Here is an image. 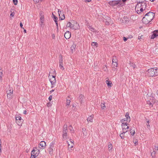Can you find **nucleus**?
<instances>
[{
  "label": "nucleus",
  "instance_id": "nucleus-1",
  "mask_svg": "<svg viewBox=\"0 0 158 158\" xmlns=\"http://www.w3.org/2000/svg\"><path fill=\"white\" fill-rule=\"evenodd\" d=\"M154 16V13L152 12L149 11L147 13L142 19V21L143 23L146 24H148L153 19Z\"/></svg>",
  "mask_w": 158,
  "mask_h": 158
},
{
  "label": "nucleus",
  "instance_id": "nucleus-2",
  "mask_svg": "<svg viewBox=\"0 0 158 158\" xmlns=\"http://www.w3.org/2000/svg\"><path fill=\"white\" fill-rule=\"evenodd\" d=\"M147 72V75L150 77H153L158 75V68H153L148 69Z\"/></svg>",
  "mask_w": 158,
  "mask_h": 158
},
{
  "label": "nucleus",
  "instance_id": "nucleus-3",
  "mask_svg": "<svg viewBox=\"0 0 158 158\" xmlns=\"http://www.w3.org/2000/svg\"><path fill=\"white\" fill-rule=\"evenodd\" d=\"M55 143L54 141H52L49 145V147L48 148V151L49 154L51 155H52L53 153L54 149V145Z\"/></svg>",
  "mask_w": 158,
  "mask_h": 158
},
{
  "label": "nucleus",
  "instance_id": "nucleus-4",
  "mask_svg": "<svg viewBox=\"0 0 158 158\" xmlns=\"http://www.w3.org/2000/svg\"><path fill=\"white\" fill-rule=\"evenodd\" d=\"M67 125L65 124L63 127V130L62 131V137L64 139H67Z\"/></svg>",
  "mask_w": 158,
  "mask_h": 158
},
{
  "label": "nucleus",
  "instance_id": "nucleus-5",
  "mask_svg": "<svg viewBox=\"0 0 158 158\" xmlns=\"http://www.w3.org/2000/svg\"><path fill=\"white\" fill-rule=\"evenodd\" d=\"M13 90L11 87H9L8 90L6 91L7 95V98L9 99L12 98V95Z\"/></svg>",
  "mask_w": 158,
  "mask_h": 158
},
{
  "label": "nucleus",
  "instance_id": "nucleus-6",
  "mask_svg": "<svg viewBox=\"0 0 158 158\" xmlns=\"http://www.w3.org/2000/svg\"><path fill=\"white\" fill-rule=\"evenodd\" d=\"M120 2V0H112L109 2L108 4L112 6H114L119 4Z\"/></svg>",
  "mask_w": 158,
  "mask_h": 158
},
{
  "label": "nucleus",
  "instance_id": "nucleus-7",
  "mask_svg": "<svg viewBox=\"0 0 158 158\" xmlns=\"http://www.w3.org/2000/svg\"><path fill=\"white\" fill-rule=\"evenodd\" d=\"M58 13L59 17V20H62L65 19V15L62 10L60 11V10L58 9Z\"/></svg>",
  "mask_w": 158,
  "mask_h": 158
},
{
  "label": "nucleus",
  "instance_id": "nucleus-8",
  "mask_svg": "<svg viewBox=\"0 0 158 158\" xmlns=\"http://www.w3.org/2000/svg\"><path fill=\"white\" fill-rule=\"evenodd\" d=\"M46 146V143L43 141H41L39 143L38 147L39 148L43 149H44Z\"/></svg>",
  "mask_w": 158,
  "mask_h": 158
},
{
  "label": "nucleus",
  "instance_id": "nucleus-9",
  "mask_svg": "<svg viewBox=\"0 0 158 158\" xmlns=\"http://www.w3.org/2000/svg\"><path fill=\"white\" fill-rule=\"evenodd\" d=\"M35 149L38 150L37 148H34L33 150L31 152V156L30 158H36V154H35L36 150Z\"/></svg>",
  "mask_w": 158,
  "mask_h": 158
},
{
  "label": "nucleus",
  "instance_id": "nucleus-10",
  "mask_svg": "<svg viewBox=\"0 0 158 158\" xmlns=\"http://www.w3.org/2000/svg\"><path fill=\"white\" fill-rule=\"evenodd\" d=\"M40 26L42 27L43 23L44 22V15L43 14V13L41 12V13L40 14Z\"/></svg>",
  "mask_w": 158,
  "mask_h": 158
},
{
  "label": "nucleus",
  "instance_id": "nucleus-11",
  "mask_svg": "<svg viewBox=\"0 0 158 158\" xmlns=\"http://www.w3.org/2000/svg\"><path fill=\"white\" fill-rule=\"evenodd\" d=\"M79 100L81 104L84 103L85 99V97L84 95L82 94H81L79 98Z\"/></svg>",
  "mask_w": 158,
  "mask_h": 158
},
{
  "label": "nucleus",
  "instance_id": "nucleus-12",
  "mask_svg": "<svg viewBox=\"0 0 158 158\" xmlns=\"http://www.w3.org/2000/svg\"><path fill=\"white\" fill-rule=\"evenodd\" d=\"M71 35V32L69 31H67L64 34V36L66 39H68L70 37Z\"/></svg>",
  "mask_w": 158,
  "mask_h": 158
},
{
  "label": "nucleus",
  "instance_id": "nucleus-13",
  "mask_svg": "<svg viewBox=\"0 0 158 158\" xmlns=\"http://www.w3.org/2000/svg\"><path fill=\"white\" fill-rule=\"evenodd\" d=\"M122 23L123 24L127 23L129 22L128 18L127 17H124L121 20Z\"/></svg>",
  "mask_w": 158,
  "mask_h": 158
},
{
  "label": "nucleus",
  "instance_id": "nucleus-14",
  "mask_svg": "<svg viewBox=\"0 0 158 158\" xmlns=\"http://www.w3.org/2000/svg\"><path fill=\"white\" fill-rule=\"evenodd\" d=\"M158 30L155 31L151 35V39H154L158 36Z\"/></svg>",
  "mask_w": 158,
  "mask_h": 158
},
{
  "label": "nucleus",
  "instance_id": "nucleus-15",
  "mask_svg": "<svg viewBox=\"0 0 158 158\" xmlns=\"http://www.w3.org/2000/svg\"><path fill=\"white\" fill-rule=\"evenodd\" d=\"M49 81H50L52 85H55L56 82V79L54 78H49Z\"/></svg>",
  "mask_w": 158,
  "mask_h": 158
},
{
  "label": "nucleus",
  "instance_id": "nucleus-16",
  "mask_svg": "<svg viewBox=\"0 0 158 158\" xmlns=\"http://www.w3.org/2000/svg\"><path fill=\"white\" fill-rule=\"evenodd\" d=\"M16 121H20V122H22L23 120L21 118L20 116L19 115H17L16 116Z\"/></svg>",
  "mask_w": 158,
  "mask_h": 158
},
{
  "label": "nucleus",
  "instance_id": "nucleus-17",
  "mask_svg": "<svg viewBox=\"0 0 158 158\" xmlns=\"http://www.w3.org/2000/svg\"><path fill=\"white\" fill-rule=\"evenodd\" d=\"M94 115H92L90 116L88 118H87V120L88 122H93V118Z\"/></svg>",
  "mask_w": 158,
  "mask_h": 158
},
{
  "label": "nucleus",
  "instance_id": "nucleus-18",
  "mask_svg": "<svg viewBox=\"0 0 158 158\" xmlns=\"http://www.w3.org/2000/svg\"><path fill=\"white\" fill-rule=\"evenodd\" d=\"M125 116L126 117V118L128 120H129V121H131V118L129 116V114L128 112H127L126 113Z\"/></svg>",
  "mask_w": 158,
  "mask_h": 158
},
{
  "label": "nucleus",
  "instance_id": "nucleus-19",
  "mask_svg": "<svg viewBox=\"0 0 158 158\" xmlns=\"http://www.w3.org/2000/svg\"><path fill=\"white\" fill-rule=\"evenodd\" d=\"M106 83L108 86L111 87L112 86L111 85H112V83L111 81H109L108 80H106Z\"/></svg>",
  "mask_w": 158,
  "mask_h": 158
},
{
  "label": "nucleus",
  "instance_id": "nucleus-20",
  "mask_svg": "<svg viewBox=\"0 0 158 158\" xmlns=\"http://www.w3.org/2000/svg\"><path fill=\"white\" fill-rule=\"evenodd\" d=\"M156 151L153 149L152 152H151V155L152 158H155Z\"/></svg>",
  "mask_w": 158,
  "mask_h": 158
},
{
  "label": "nucleus",
  "instance_id": "nucleus-21",
  "mask_svg": "<svg viewBox=\"0 0 158 158\" xmlns=\"http://www.w3.org/2000/svg\"><path fill=\"white\" fill-rule=\"evenodd\" d=\"M82 132L84 135L86 136L87 134V133L86 131V129L85 128H83L82 129Z\"/></svg>",
  "mask_w": 158,
  "mask_h": 158
},
{
  "label": "nucleus",
  "instance_id": "nucleus-22",
  "mask_svg": "<svg viewBox=\"0 0 158 158\" xmlns=\"http://www.w3.org/2000/svg\"><path fill=\"white\" fill-rule=\"evenodd\" d=\"M69 128L71 133H74V130H73V128L72 125H70L69 126Z\"/></svg>",
  "mask_w": 158,
  "mask_h": 158
},
{
  "label": "nucleus",
  "instance_id": "nucleus-23",
  "mask_svg": "<svg viewBox=\"0 0 158 158\" xmlns=\"http://www.w3.org/2000/svg\"><path fill=\"white\" fill-rule=\"evenodd\" d=\"M147 4L146 2L143 3L142 2V4H141L140 7H142L143 8H146Z\"/></svg>",
  "mask_w": 158,
  "mask_h": 158
},
{
  "label": "nucleus",
  "instance_id": "nucleus-24",
  "mask_svg": "<svg viewBox=\"0 0 158 158\" xmlns=\"http://www.w3.org/2000/svg\"><path fill=\"white\" fill-rule=\"evenodd\" d=\"M155 102V100L153 101H152V102H151L150 101H149L147 103H148V104H149L150 106H152L154 104Z\"/></svg>",
  "mask_w": 158,
  "mask_h": 158
},
{
  "label": "nucleus",
  "instance_id": "nucleus-25",
  "mask_svg": "<svg viewBox=\"0 0 158 158\" xmlns=\"http://www.w3.org/2000/svg\"><path fill=\"white\" fill-rule=\"evenodd\" d=\"M102 102L101 104V108L102 109H104L106 107V106L105 105V103L104 102Z\"/></svg>",
  "mask_w": 158,
  "mask_h": 158
},
{
  "label": "nucleus",
  "instance_id": "nucleus-26",
  "mask_svg": "<svg viewBox=\"0 0 158 158\" xmlns=\"http://www.w3.org/2000/svg\"><path fill=\"white\" fill-rule=\"evenodd\" d=\"M76 47V45L73 44L71 47L70 49H71V50L72 51V52H73V50H75V49Z\"/></svg>",
  "mask_w": 158,
  "mask_h": 158
},
{
  "label": "nucleus",
  "instance_id": "nucleus-27",
  "mask_svg": "<svg viewBox=\"0 0 158 158\" xmlns=\"http://www.w3.org/2000/svg\"><path fill=\"white\" fill-rule=\"evenodd\" d=\"M112 62H117V59L116 57L115 56H114L113 57Z\"/></svg>",
  "mask_w": 158,
  "mask_h": 158
},
{
  "label": "nucleus",
  "instance_id": "nucleus-28",
  "mask_svg": "<svg viewBox=\"0 0 158 158\" xmlns=\"http://www.w3.org/2000/svg\"><path fill=\"white\" fill-rule=\"evenodd\" d=\"M130 132L132 135H133L135 133V130L132 129V128H131L130 129Z\"/></svg>",
  "mask_w": 158,
  "mask_h": 158
},
{
  "label": "nucleus",
  "instance_id": "nucleus-29",
  "mask_svg": "<svg viewBox=\"0 0 158 158\" xmlns=\"http://www.w3.org/2000/svg\"><path fill=\"white\" fill-rule=\"evenodd\" d=\"M70 100L69 99H68V98H67L66 101V106H69L70 105Z\"/></svg>",
  "mask_w": 158,
  "mask_h": 158
},
{
  "label": "nucleus",
  "instance_id": "nucleus-30",
  "mask_svg": "<svg viewBox=\"0 0 158 158\" xmlns=\"http://www.w3.org/2000/svg\"><path fill=\"white\" fill-rule=\"evenodd\" d=\"M112 148V145L111 143L110 142L109 143L108 145V149L110 151V150H111Z\"/></svg>",
  "mask_w": 158,
  "mask_h": 158
},
{
  "label": "nucleus",
  "instance_id": "nucleus-31",
  "mask_svg": "<svg viewBox=\"0 0 158 158\" xmlns=\"http://www.w3.org/2000/svg\"><path fill=\"white\" fill-rule=\"evenodd\" d=\"M130 64L131 66L133 67V68L134 69L136 67V65L135 64L133 63H130Z\"/></svg>",
  "mask_w": 158,
  "mask_h": 158
},
{
  "label": "nucleus",
  "instance_id": "nucleus-32",
  "mask_svg": "<svg viewBox=\"0 0 158 158\" xmlns=\"http://www.w3.org/2000/svg\"><path fill=\"white\" fill-rule=\"evenodd\" d=\"M121 122H124L125 121H127V122L129 123L130 121H129V120H128L127 119L125 118L122 119L121 120Z\"/></svg>",
  "mask_w": 158,
  "mask_h": 158
},
{
  "label": "nucleus",
  "instance_id": "nucleus-33",
  "mask_svg": "<svg viewBox=\"0 0 158 158\" xmlns=\"http://www.w3.org/2000/svg\"><path fill=\"white\" fill-rule=\"evenodd\" d=\"M146 120L147 121V123H146L147 127L148 128H149L150 127V125H149V122L148 120L146 118Z\"/></svg>",
  "mask_w": 158,
  "mask_h": 158
},
{
  "label": "nucleus",
  "instance_id": "nucleus-34",
  "mask_svg": "<svg viewBox=\"0 0 158 158\" xmlns=\"http://www.w3.org/2000/svg\"><path fill=\"white\" fill-rule=\"evenodd\" d=\"M91 45L93 46H97L98 44L96 42H93L91 43Z\"/></svg>",
  "mask_w": 158,
  "mask_h": 158
},
{
  "label": "nucleus",
  "instance_id": "nucleus-35",
  "mask_svg": "<svg viewBox=\"0 0 158 158\" xmlns=\"http://www.w3.org/2000/svg\"><path fill=\"white\" fill-rule=\"evenodd\" d=\"M88 28L91 31L93 32L94 31L95 29L94 28L92 27L91 26H89Z\"/></svg>",
  "mask_w": 158,
  "mask_h": 158
},
{
  "label": "nucleus",
  "instance_id": "nucleus-36",
  "mask_svg": "<svg viewBox=\"0 0 158 158\" xmlns=\"http://www.w3.org/2000/svg\"><path fill=\"white\" fill-rule=\"evenodd\" d=\"M2 72L3 70L1 69H0V80L2 79Z\"/></svg>",
  "mask_w": 158,
  "mask_h": 158
},
{
  "label": "nucleus",
  "instance_id": "nucleus-37",
  "mask_svg": "<svg viewBox=\"0 0 158 158\" xmlns=\"http://www.w3.org/2000/svg\"><path fill=\"white\" fill-rule=\"evenodd\" d=\"M122 127L123 126H125V127H126V126H127L128 125V124L127 123H122Z\"/></svg>",
  "mask_w": 158,
  "mask_h": 158
},
{
  "label": "nucleus",
  "instance_id": "nucleus-38",
  "mask_svg": "<svg viewBox=\"0 0 158 158\" xmlns=\"http://www.w3.org/2000/svg\"><path fill=\"white\" fill-rule=\"evenodd\" d=\"M52 15L53 16V20H54V21H55V20H57L58 19L53 14V13H52Z\"/></svg>",
  "mask_w": 158,
  "mask_h": 158
},
{
  "label": "nucleus",
  "instance_id": "nucleus-39",
  "mask_svg": "<svg viewBox=\"0 0 158 158\" xmlns=\"http://www.w3.org/2000/svg\"><path fill=\"white\" fill-rule=\"evenodd\" d=\"M61 57L60 58V59H59V63L61 64V63H63V57L61 55H60Z\"/></svg>",
  "mask_w": 158,
  "mask_h": 158
},
{
  "label": "nucleus",
  "instance_id": "nucleus-40",
  "mask_svg": "<svg viewBox=\"0 0 158 158\" xmlns=\"http://www.w3.org/2000/svg\"><path fill=\"white\" fill-rule=\"evenodd\" d=\"M73 25V24H72L71 23L69 22L67 23V27H71V25Z\"/></svg>",
  "mask_w": 158,
  "mask_h": 158
},
{
  "label": "nucleus",
  "instance_id": "nucleus-41",
  "mask_svg": "<svg viewBox=\"0 0 158 158\" xmlns=\"http://www.w3.org/2000/svg\"><path fill=\"white\" fill-rule=\"evenodd\" d=\"M67 143H68V148L69 150H71L72 149H71V148H72L73 147V145H71L70 146V144H69V143H68L67 142Z\"/></svg>",
  "mask_w": 158,
  "mask_h": 158
},
{
  "label": "nucleus",
  "instance_id": "nucleus-42",
  "mask_svg": "<svg viewBox=\"0 0 158 158\" xmlns=\"http://www.w3.org/2000/svg\"><path fill=\"white\" fill-rule=\"evenodd\" d=\"M112 65L114 66L113 67H117L118 65L117 62H112Z\"/></svg>",
  "mask_w": 158,
  "mask_h": 158
},
{
  "label": "nucleus",
  "instance_id": "nucleus-43",
  "mask_svg": "<svg viewBox=\"0 0 158 158\" xmlns=\"http://www.w3.org/2000/svg\"><path fill=\"white\" fill-rule=\"evenodd\" d=\"M13 2L15 5H17L18 4V0H13Z\"/></svg>",
  "mask_w": 158,
  "mask_h": 158
},
{
  "label": "nucleus",
  "instance_id": "nucleus-44",
  "mask_svg": "<svg viewBox=\"0 0 158 158\" xmlns=\"http://www.w3.org/2000/svg\"><path fill=\"white\" fill-rule=\"evenodd\" d=\"M38 150L37 151V152H35V154H36V157H37L38 156L40 153V149H38Z\"/></svg>",
  "mask_w": 158,
  "mask_h": 158
},
{
  "label": "nucleus",
  "instance_id": "nucleus-45",
  "mask_svg": "<svg viewBox=\"0 0 158 158\" xmlns=\"http://www.w3.org/2000/svg\"><path fill=\"white\" fill-rule=\"evenodd\" d=\"M154 52L155 54H158V48H156Z\"/></svg>",
  "mask_w": 158,
  "mask_h": 158
},
{
  "label": "nucleus",
  "instance_id": "nucleus-46",
  "mask_svg": "<svg viewBox=\"0 0 158 158\" xmlns=\"http://www.w3.org/2000/svg\"><path fill=\"white\" fill-rule=\"evenodd\" d=\"M16 122L17 124L19 126L21 125L22 124V122H20L19 121H16Z\"/></svg>",
  "mask_w": 158,
  "mask_h": 158
},
{
  "label": "nucleus",
  "instance_id": "nucleus-47",
  "mask_svg": "<svg viewBox=\"0 0 158 158\" xmlns=\"http://www.w3.org/2000/svg\"><path fill=\"white\" fill-rule=\"evenodd\" d=\"M62 64H61L60 63H59L60 65L59 66L60 69H62V68H63V63H61Z\"/></svg>",
  "mask_w": 158,
  "mask_h": 158
},
{
  "label": "nucleus",
  "instance_id": "nucleus-48",
  "mask_svg": "<svg viewBox=\"0 0 158 158\" xmlns=\"http://www.w3.org/2000/svg\"><path fill=\"white\" fill-rule=\"evenodd\" d=\"M54 22H55L56 23V26L57 27V28L58 29V22H57V20H55V21Z\"/></svg>",
  "mask_w": 158,
  "mask_h": 158
},
{
  "label": "nucleus",
  "instance_id": "nucleus-49",
  "mask_svg": "<svg viewBox=\"0 0 158 158\" xmlns=\"http://www.w3.org/2000/svg\"><path fill=\"white\" fill-rule=\"evenodd\" d=\"M128 39V38H126L125 37H123V40L124 42H126Z\"/></svg>",
  "mask_w": 158,
  "mask_h": 158
},
{
  "label": "nucleus",
  "instance_id": "nucleus-50",
  "mask_svg": "<svg viewBox=\"0 0 158 158\" xmlns=\"http://www.w3.org/2000/svg\"><path fill=\"white\" fill-rule=\"evenodd\" d=\"M52 98V95H51L49 96V98H48V100L49 101H51Z\"/></svg>",
  "mask_w": 158,
  "mask_h": 158
},
{
  "label": "nucleus",
  "instance_id": "nucleus-51",
  "mask_svg": "<svg viewBox=\"0 0 158 158\" xmlns=\"http://www.w3.org/2000/svg\"><path fill=\"white\" fill-rule=\"evenodd\" d=\"M139 10L140 11V12L139 13V14L141 13V12H143V8L141 7L140 9Z\"/></svg>",
  "mask_w": 158,
  "mask_h": 158
},
{
  "label": "nucleus",
  "instance_id": "nucleus-52",
  "mask_svg": "<svg viewBox=\"0 0 158 158\" xmlns=\"http://www.w3.org/2000/svg\"><path fill=\"white\" fill-rule=\"evenodd\" d=\"M154 150L156 151H158V147L155 146Z\"/></svg>",
  "mask_w": 158,
  "mask_h": 158
},
{
  "label": "nucleus",
  "instance_id": "nucleus-53",
  "mask_svg": "<svg viewBox=\"0 0 158 158\" xmlns=\"http://www.w3.org/2000/svg\"><path fill=\"white\" fill-rule=\"evenodd\" d=\"M133 142L134 143L135 146H136L137 144H138V141H137L136 140H135L134 141H133Z\"/></svg>",
  "mask_w": 158,
  "mask_h": 158
},
{
  "label": "nucleus",
  "instance_id": "nucleus-54",
  "mask_svg": "<svg viewBox=\"0 0 158 158\" xmlns=\"http://www.w3.org/2000/svg\"><path fill=\"white\" fill-rule=\"evenodd\" d=\"M20 27H21L22 28H23V29H24V28H23V24H22V23H21H21H20Z\"/></svg>",
  "mask_w": 158,
  "mask_h": 158
},
{
  "label": "nucleus",
  "instance_id": "nucleus-55",
  "mask_svg": "<svg viewBox=\"0 0 158 158\" xmlns=\"http://www.w3.org/2000/svg\"><path fill=\"white\" fill-rule=\"evenodd\" d=\"M123 131V132L121 133L122 135H124L127 132V131H124V130Z\"/></svg>",
  "mask_w": 158,
  "mask_h": 158
},
{
  "label": "nucleus",
  "instance_id": "nucleus-56",
  "mask_svg": "<svg viewBox=\"0 0 158 158\" xmlns=\"http://www.w3.org/2000/svg\"><path fill=\"white\" fill-rule=\"evenodd\" d=\"M15 15V13L13 12V13H11L10 14V16L12 17H13Z\"/></svg>",
  "mask_w": 158,
  "mask_h": 158
},
{
  "label": "nucleus",
  "instance_id": "nucleus-57",
  "mask_svg": "<svg viewBox=\"0 0 158 158\" xmlns=\"http://www.w3.org/2000/svg\"><path fill=\"white\" fill-rule=\"evenodd\" d=\"M33 1L35 2L36 3H38L39 2V0H33Z\"/></svg>",
  "mask_w": 158,
  "mask_h": 158
},
{
  "label": "nucleus",
  "instance_id": "nucleus-58",
  "mask_svg": "<svg viewBox=\"0 0 158 158\" xmlns=\"http://www.w3.org/2000/svg\"><path fill=\"white\" fill-rule=\"evenodd\" d=\"M120 137H121V138L122 139H124V136H123L121 134V133H120Z\"/></svg>",
  "mask_w": 158,
  "mask_h": 158
},
{
  "label": "nucleus",
  "instance_id": "nucleus-59",
  "mask_svg": "<svg viewBox=\"0 0 158 158\" xmlns=\"http://www.w3.org/2000/svg\"><path fill=\"white\" fill-rule=\"evenodd\" d=\"M127 127V126L126 127ZM122 128H123V130L124 131V130L126 129V127H125V126H123L122 127Z\"/></svg>",
  "mask_w": 158,
  "mask_h": 158
},
{
  "label": "nucleus",
  "instance_id": "nucleus-60",
  "mask_svg": "<svg viewBox=\"0 0 158 158\" xmlns=\"http://www.w3.org/2000/svg\"><path fill=\"white\" fill-rule=\"evenodd\" d=\"M75 107H76V106H75L73 105H72V109L74 110L75 109Z\"/></svg>",
  "mask_w": 158,
  "mask_h": 158
},
{
  "label": "nucleus",
  "instance_id": "nucleus-61",
  "mask_svg": "<svg viewBox=\"0 0 158 158\" xmlns=\"http://www.w3.org/2000/svg\"><path fill=\"white\" fill-rule=\"evenodd\" d=\"M140 3H141V2H139H139H137V5H136V7L137 6H138L139 4H140Z\"/></svg>",
  "mask_w": 158,
  "mask_h": 158
},
{
  "label": "nucleus",
  "instance_id": "nucleus-62",
  "mask_svg": "<svg viewBox=\"0 0 158 158\" xmlns=\"http://www.w3.org/2000/svg\"><path fill=\"white\" fill-rule=\"evenodd\" d=\"M52 38L53 39H55V35H54V34H52Z\"/></svg>",
  "mask_w": 158,
  "mask_h": 158
},
{
  "label": "nucleus",
  "instance_id": "nucleus-63",
  "mask_svg": "<svg viewBox=\"0 0 158 158\" xmlns=\"http://www.w3.org/2000/svg\"><path fill=\"white\" fill-rule=\"evenodd\" d=\"M27 113V111L26 110H25L23 111V114H26Z\"/></svg>",
  "mask_w": 158,
  "mask_h": 158
},
{
  "label": "nucleus",
  "instance_id": "nucleus-64",
  "mask_svg": "<svg viewBox=\"0 0 158 158\" xmlns=\"http://www.w3.org/2000/svg\"><path fill=\"white\" fill-rule=\"evenodd\" d=\"M106 24L107 25H109V22H107V21H106Z\"/></svg>",
  "mask_w": 158,
  "mask_h": 158
}]
</instances>
